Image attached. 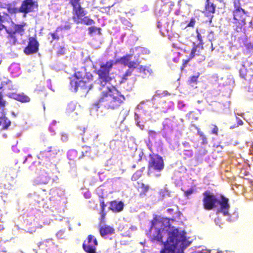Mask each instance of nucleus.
<instances>
[{
  "label": "nucleus",
  "instance_id": "nucleus-1",
  "mask_svg": "<svg viewBox=\"0 0 253 253\" xmlns=\"http://www.w3.org/2000/svg\"><path fill=\"white\" fill-rule=\"evenodd\" d=\"M150 236L152 242L163 243L160 253H184L191 243L184 231L171 226L169 218L156 214L151 220Z\"/></svg>",
  "mask_w": 253,
  "mask_h": 253
},
{
  "label": "nucleus",
  "instance_id": "nucleus-2",
  "mask_svg": "<svg viewBox=\"0 0 253 253\" xmlns=\"http://www.w3.org/2000/svg\"><path fill=\"white\" fill-rule=\"evenodd\" d=\"M125 100V96L115 87H112L102 91L99 99L93 105L97 108L102 105L107 109L116 110L124 103Z\"/></svg>",
  "mask_w": 253,
  "mask_h": 253
},
{
  "label": "nucleus",
  "instance_id": "nucleus-3",
  "mask_svg": "<svg viewBox=\"0 0 253 253\" xmlns=\"http://www.w3.org/2000/svg\"><path fill=\"white\" fill-rule=\"evenodd\" d=\"M73 77L74 78L71 81L70 84L76 92L79 88L88 91L92 87L93 76L90 72L87 71L85 67H82L76 71Z\"/></svg>",
  "mask_w": 253,
  "mask_h": 253
},
{
  "label": "nucleus",
  "instance_id": "nucleus-4",
  "mask_svg": "<svg viewBox=\"0 0 253 253\" xmlns=\"http://www.w3.org/2000/svg\"><path fill=\"white\" fill-rule=\"evenodd\" d=\"M233 4L232 22L234 27V30L237 32L245 33V26L247 23L248 12L242 7L240 0H234Z\"/></svg>",
  "mask_w": 253,
  "mask_h": 253
},
{
  "label": "nucleus",
  "instance_id": "nucleus-5",
  "mask_svg": "<svg viewBox=\"0 0 253 253\" xmlns=\"http://www.w3.org/2000/svg\"><path fill=\"white\" fill-rule=\"evenodd\" d=\"M69 3L72 6V19L77 24H82L85 25H91L95 22L89 16H85L86 11L82 7L81 0H69Z\"/></svg>",
  "mask_w": 253,
  "mask_h": 253
},
{
  "label": "nucleus",
  "instance_id": "nucleus-6",
  "mask_svg": "<svg viewBox=\"0 0 253 253\" xmlns=\"http://www.w3.org/2000/svg\"><path fill=\"white\" fill-rule=\"evenodd\" d=\"M115 64L113 60L108 61L105 64L101 65L100 68L97 70L96 73L98 76V80L102 86H104L112 80V78L110 76V72Z\"/></svg>",
  "mask_w": 253,
  "mask_h": 253
},
{
  "label": "nucleus",
  "instance_id": "nucleus-7",
  "mask_svg": "<svg viewBox=\"0 0 253 253\" xmlns=\"http://www.w3.org/2000/svg\"><path fill=\"white\" fill-rule=\"evenodd\" d=\"M203 205L206 210L211 211L216 208L218 200L213 192L206 190L203 192Z\"/></svg>",
  "mask_w": 253,
  "mask_h": 253
},
{
  "label": "nucleus",
  "instance_id": "nucleus-8",
  "mask_svg": "<svg viewBox=\"0 0 253 253\" xmlns=\"http://www.w3.org/2000/svg\"><path fill=\"white\" fill-rule=\"evenodd\" d=\"M164 168V162L162 157L158 155H150V160L148 162V171L153 170L161 171Z\"/></svg>",
  "mask_w": 253,
  "mask_h": 253
},
{
  "label": "nucleus",
  "instance_id": "nucleus-9",
  "mask_svg": "<svg viewBox=\"0 0 253 253\" xmlns=\"http://www.w3.org/2000/svg\"><path fill=\"white\" fill-rule=\"evenodd\" d=\"M59 152V149L57 146H49L40 152L39 158L50 162L56 158Z\"/></svg>",
  "mask_w": 253,
  "mask_h": 253
},
{
  "label": "nucleus",
  "instance_id": "nucleus-10",
  "mask_svg": "<svg viewBox=\"0 0 253 253\" xmlns=\"http://www.w3.org/2000/svg\"><path fill=\"white\" fill-rule=\"evenodd\" d=\"M98 243L97 239L92 235H89L84 241L83 248L86 253H97L96 247Z\"/></svg>",
  "mask_w": 253,
  "mask_h": 253
},
{
  "label": "nucleus",
  "instance_id": "nucleus-11",
  "mask_svg": "<svg viewBox=\"0 0 253 253\" xmlns=\"http://www.w3.org/2000/svg\"><path fill=\"white\" fill-rule=\"evenodd\" d=\"M40 44L36 37L28 38L27 46L24 48L23 52L26 55H30L37 53L39 50Z\"/></svg>",
  "mask_w": 253,
  "mask_h": 253
},
{
  "label": "nucleus",
  "instance_id": "nucleus-12",
  "mask_svg": "<svg viewBox=\"0 0 253 253\" xmlns=\"http://www.w3.org/2000/svg\"><path fill=\"white\" fill-rule=\"evenodd\" d=\"M77 131L83 136L82 139L84 140H97L98 134L93 130L85 128L84 127L79 126L77 128Z\"/></svg>",
  "mask_w": 253,
  "mask_h": 253
},
{
  "label": "nucleus",
  "instance_id": "nucleus-13",
  "mask_svg": "<svg viewBox=\"0 0 253 253\" xmlns=\"http://www.w3.org/2000/svg\"><path fill=\"white\" fill-rule=\"evenodd\" d=\"M38 6V3L35 0H24L20 6V12L24 13L23 16L26 17L27 13L34 12Z\"/></svg>",
  "mask_w": 253,
  "mask_h": 253
},
{
  "label": "nucleus",
  "instance_id": "nucleus-14",
  "mask_svg": "<svg viewBox=\"0 0 253 253\" xmlns=\"http://www.w3.org/2000/svg\"><path fill=\"white\" fill-rule=\"evenodd\" d=\"M216 5L213 2L210 1V0H206L205 2V8L202 13L205 16L209 18V23L212 22L213 18V14L215 13Z\"/></svg>",
  "mask_w": 253,
  "mask_h": 253
},
{
  "label": "nucleus",
  "instance_id": "nucleus-15",
  "mask_svg": "<svg viewBox=\"0 0 253 253\" xmlns=\"http://www.w3.org/2000/svg\"><path fill=\"white\" fill-rule=\"evenodd\" d=\"M217 204H219L220 205L218 212L222 213L225 216L228 215L229 214L228 211L230 208L228 199L222 195L221 196V200H218Z\"/></svg>",
  "mask_w": 253,
  "mask_h": 253
},
{
  "label": "nucleus",
  "instance_id": "nucleus-16",
  "mask_svg": "<svg viewBox=\"0 0 253 253\" xmlns=\"http://www.w3.org/2000/svg\"><path fill=\"white\" fill-rule=\"evenodd\" d=\"M109 204V210L115 213L122 211L124 208V204L121 201L115 200L110 201Z\"/></svg>",
  "mask_w": 253,
  "mask_h": 253
},
{
  "label": "nucleus",
  "instance_id": "nucleus-17",
  "mask_svg": "<svg viewBox=\"0 0 253 253\" xmlns=\"http://www.w3.org/2000/svg\"><path fill=\"white\" fill-rule=\"evenodd\" d=\"M99 233L100 235L104 237L106 236L114 234L115 233V229L112 226L105 225L100 227Z\"/></svg>",
  "mask_w": 253,
  "mask_h": 253
},
{
  "label": "nucleus",
  "instance_id": "nucleus-18",
  "mask_svg": "<svg viewBox=\"0 0 253 253\" xmlns=\"http://www.w3.org/2000/svg\"><path fill=\"white\" fill-rule=\"evenodd\" d=\"M198 45H195L191 49L189 56L187 59L184 60L183 63V68L185 67L187 63L191 60L196 55H201L199 50H197Z\"/></svg>",
  "mask_w": 253,
  "mask_h": 253
},
{
  "label": "nucleus",
  "instance_id": "nucleus-19",
  "mask_svg": "<svg viewBox=\"0 0 253 253\" xmlns=\"http://www.w3.org/2000/svg\"><path fill=\"white\" fill-rule=\"evenodd\" d=\"M11 124V121L5 115L0 117V126H2V129H7Z\"/></svg>",
  "mask_w": 253,
  "mask_h": 253
},
{
  "label": "nucleus",
  "instance_id": "nucleus-20",
  "mask_svg": "<svg viewBox=\"0 0 253 253\" xmlns=\"http://www.w3.org/2000/svg\"><path fill=\"white\" fill-rule=\"evenodd\" d=\"M137 183L138 184L140 185L138 187V189L140 188L141 189L140 192V195L141 196L145 195L146 193L149 191L150 186L147 184H144L142 182H138Z\"/></svg>",
  "mask_w": 253,
  "mask_h": 253
},
{
  "label": "nucleus",
  "instance_id": "nucleus-21",
  "mask_svg": "<svg viewBox=\"0 0 253 253\" xmlns=\"http://www.w3.org/2000/svg\"><path fill=\"white\" fill-rule=\"evenodd\" d=\"M15 99L22 103H27L30 101V98L23 93L17 94Z\"/></svg>",
  "mask_w": 253,
  "mask_h": 253
},
{
  "label": "nucleus",
  "instance_id": "nucleus-22",
  "mask_svg": "<svg viewBox=\"0 0 253 253\" xmlns=\"http://www.w3.org/2000/svg\"><path fill=\"white\" fill-rule=\"evenodd\" d=\"M132 56V54H127L126 55L121 57L119 60L118 62H119L121 64L124 65L125 66H126L128 64L129 62L131 59Z\"/></svg>",
  "mask_w": 253,
  "mask_h": 253
},
{
  "label": "nucleus",
  "instance_id": "nucleus-23",
  "mask_svg": "<svg viewBox=\"0 0 253 253\" xmlns=\"http://www.w3.org/2000/svg\"><path fill=\"white\" fill-rule=\"evenodd\" d=\"M60 31H61V28L57 27L55 31L53 33H49V35H51L52 37V41L54 40H59L60 37H63V35L59 34Z\"/></svg>",
  "mask_w": 253,
  "mask_h": 253
},
{
  "label": "nucleus",
  "instance_id": "nucleus-24",
  "mask_svg": "<svg viewBox=\"0 0 253 253\" xmlns=\"http://www.w3.org/2000/svg\"><path fill=\"white\" fill-rule=\"evenodd\" d=\"M139 71L141 73H143L145 76L150 75L152 73V70L148 66H140L138 68Z\"/></svg>",
  "mask_w": 253,
  "mask_h": 253
},
{
  "label": "nucleus",
  "instance_id": "nucleus-25",
  "mask_svg": "<svg viewBox=\"0 0 253 253\" xmlns=\"http://www.w3.org/2000/svg\"><path fill=\"white\" fill-rule=\"evenodd\" d=\"M76 109V104L74 102H71L67 105L66 108V112L68 114L72 113Z\"/></svg>",
  "mask_w": 253,
  "mask_h": 253
},
{
  "label": "nucleus",
  "instance_id": "nucleus-26",
  "mask_svg": "<svg viewBox=\"0 0 253 253\" xmlns=\"http://www.w3.org/2000/svg\"><path fill=\"white\" fill-rule=\"evenodd\" d=\"M199 76V73H197L195 75L191 76L188 80L189 84H193L197 83Z\"/></svg>",
  "mask_w": 253,
  "mask_h": 253
},
{
  "label": "nucleus",
  "instance_id": "nucleus-27",
  "mask_svg": "<svg viewBox=\"0 0 253 253\" xmlns=\"http://www.w3.org/2000/svg\"><path fill=\"white\" fill-rule=\"evenodd\" d=\"M140 62L139 61H130L126 66H127L130 69H135L139 64Z\"/></svg>",
  "mask_w": 253,
  "mask_h": 253
},
{
  "label": "nucleus",
  "instance_id": "nucleus-28",
  "mask_svg": "<svg viewBox=\"0 0 253 253\" xmlns=\"http://www.w3.org/2000/svg\"><path fill=\"white\" fill-rule=\"evenodd\" d=\"M196 32L197 33V40L199 41V43L197 45H198V48L199 47V45H201V49L202 50L203 49V45L204 44V42H203V39H202V37L200 33L198 32V30L196 31Z\"/></svg>",
  "mask_w": 253,
  "mask_h": 253
},
{
  "label": "nucleus",
  "instance_id": "nucleus-29",
  "mask_svg": "<svg viewBox=\"0 0 253 253\" xmlns=\"http://www.w3.org/2000/svg\"><path fill=\"white\" fill-rule=\"evenodd\" d=\"M88 33L90 35H92L93 33L98 31L99 34H100L101 29L100 28H96L95 27L92 26L88 28Z\"/></svg>",
  "mask_w": 253,
  "mask_h": 253
},
{
  "label": "nucleus",
  "instance_id": "nucleus-30",
  "mask_svg": "<svg viewBox=\"0 0 253 253\" xmlns=\"http://www.w3.org/2000/svg\"><path fill=\"white\" fill-rule=\"evenodd\" d=\"M7 11L8 13L11 14H15L17 12H20V7L17 8L14 7L8 6L7 7Z\"/></svg>",
  "mask_w": 253,
  "mask_h": 253
},
{
  "label": "nucleus",
  "instance_id": "nucleus-31",
  "mask_svg": "<svg viewBox=\"0 0 253 253\" xmlns=\"http://www.w3.org/2000/svg\"><path fill=\"white\" fill-rule=\"evenodd\" d=\"M132 71L131 70H127L122 78V82L126 81L127 80V77L130 76L132 74Z\"/></svg>",
  "mask_w": 253,
  "mask_h": 253
},
{
  "label": "nucleus",
  "instance_id": "nucleus-32",
  "mask_svg": "<svg viewBox=\"0 0 253 253\" xmlns=\"http://www.w3.org/2000/svg\"><path fill=\"white\" fill-rule=\"evenodd\" d=\"M183 191L184 193V196L188 198L189 196L194 192L195 189L193 187H191L186 190H183Z\"/></svg>",
  "mask_w": 253,
  "mask_h": 253
},
{
  "label": "nucleus",
  "instance_id": "nucleus-33",
  "mask_svg": "<svg viewBox=\"0 0 253 253\" xmlns=\"http://www.w3.org/2000/svg\"><path fill=\"white\" fill-rule=\"evenodd\" d=\"M66 49L65 47L60 46L58 48L56 54L58 56L63 55L65 54Z\"/></svg>",
  "mask_w": 253,
  "mask_h": 253
},
{
  "label": "nucleus",
  "instance_id": "nucleus-34",
  "mask_svg": "<svg viewBox=\"0 0 253 253\" xmlns=\"http://www.w3.org/2000/svg\"><path fill=\"white\" fill-rule=\"evenodd\" d=\"M141 176V173L140 171H136L133 174L131 177V179L132 181H136Z\"/></svg>",
  "mask_w": 253,
  "mask_h": 253
},
{
  "label": "nucleus",
  "instance_id": "nucleus-35",
  "mask_svg": "<svg viewBox=\"0 0 253 253\" xmlns=\"http://www.w3.org/2000/svg\"><path fill=\"white\" fill-rule=\"evenodd\" d=\"M1 88V87H0V89ZM3 94L0 92V107L4 108L6 104V101L3 98Z\"/></svg>",
  "mask_w": 253,
  "mask_h": 253
},
{
  "label": "nucleus",
  "instance_id": "nucleus-36",
  "mask_svg": "<svg viewBox=\"0 0 253 253\" xmlns=\"http://www.w3.org/2000/svg\"><path fill=\"white\" fill-rule=\"evenodd\" d=\"M196 129L198 130V133L200 135V136L201 137L202 139L204 141V143L207 144V137H206V136L204 134V133L202 132H201L200 131V129L199 128L196 127Z\"/></svg>",
  "mask_w": 253,
  "mask_h": 253
},
{
  "label": "nucleus",
  "instance_id": "nucleus-37",
  "mask_svg": "<svg viewBox=\"0 0 253 253\" xmlns=\"http://www.w3.org/2000/svg\"><path fill=\"white\" fill-rule=\"evenodd\" d=\"M174 207H175V209H173V208H169V209H167V211L169 212V213H170L171 214L172 213V212H173L174 211H175V212L177 213H180V212L179 211V209H178V207L176 205L174 206Z\"/></svg>",
  "mask_w": 253,
  "mask_h": 253
},
{
  "label": "nucleus",
  "instance_id": "nucleus-38",
  "mask_svg": "<svg viewBox=\"0 0 253 253\" xmlns=\"http://www.w3.org/2000/svg\"><path fill=\"white\" fill-rule=\"evenodd\" d=\"M196 20L194 17L190 19V22L187 24V27H193L195 26Z\"/></svg>",
  "mask_w": 253,
  "mask_h": 253
},
{
  "label": "nucleus",
  "instance_id": "nucleus-39",
  "mask_svg": "<svg viewBox=\"0 0 253 253\" xmlns=\"http://www.w3.org/2000/svg\"><path fill=\"white\" fill-rule=\"evenodd\" d=\"M86 150L84 151H82V156L83 157H85V156H88L90 154V148H86Z\"/></svg>",
  "mask_w": 253,
  "mask_h": 253
},
{
  "label": "nucleus",
  "instance_id": "nucleus-40",
  "mask_svg": "<svg viewBox=\"0 0 253 253\" xmlns=\"http://www.w3.org/2000/svg\"><path fill=\"white\" fill-rule=\"evenodd\" d=\"M100 205L101 207V209L100 211H105V208L106 207V205L105 203V202L103 199L100 200Z\"/></svg>",
  "mask_w": 253,
  "mask_h": 253
},
{
  "label": "nucleus",
  "instance_id": "nucleus-41",
  "mask_svg": "<svg viewBox=\"0 0 253 253\" xmlns=\"http://www.w3.org/2000/svg\"><path fill=\"white\" fill-rule=\"evenodd\" d=\"M58 28H61V31L63 30H69L71 28V24L70 23H68L66 25H65L64 26H59Z\"/></svg>",
  "mask_w": 253,
  "mask_h": 253
},
{
  "label": "nucleus",
  "instance_id": "nucleus-42",
  "mask_svg": "<svg viewBox=\"0 0 253 253\" xmlns=\"http://www.w3.org/2000/svg\"><path fill=\"white\" fill-rule=\"evenodd\" d=\"M212 126L213 127L211 130V133L214 134L216 135H218V128L217 126L215 125H213Z\"/></svg>",
  "mask_w": 253,
  "mask_h": 253
},
{
  "label": "nucleus",
  "instance_id": "nucleus-43",
  "mask_svg": "<svg viewBox=\"0 0 253 253\" xmlns=\"http://www.w3.org/2000/svg\"><path fill=\"white\" fill-rule=\"evenodd\" d=\"M100 213L101 214V219L103 220L105 219L106 215L105 211H100Z\"/></svg>",
  "mask_w": 253,
  "mask_h": 253
},
{
  "label": "nucleus",
  "instance_id": "nucleus-44",
  "mask_svg": "<svg viewBox=\"0 0 253 253\" xmlns=\"http://www.w3.org/2000/svg\"><path fill=\"white\" fill-rule=\"evenodd\" d=\"M182 144L185 147L189 148L190 147L189 143L186 141L183 142Z\"/></svg>",
  "mask_w": 253,
  "mask_h": 253
},
{
  "label": "nucleus",
  "instance_id": "nucleus-45",
  "mask_svg": "<svg viewBox=\"0 0 253 253\" xmlns=\"http://www.w3.org/2000/svg\"><path fill=\"white\" fill-rule=\"evenodd\" d=\"M237 123L238 126H241L243 124V122L241 119L238 118L237 120Z\"/></svg>",
  "mask_w": 253,
  "mask_h": 253
},
{
  "label": "nucleus",
  "instance_id": "nucleus-46",
  "mask_svg": "<svg viewBox=\"0 0 253 253\" xmlns=\"http://www.w3.org/2000/svg\"><path fill=\"white\" fill-rule=\"evenodd\" d=\"M156 133V131H154V130H149L148 131V134L150 135H155Z\"/></svg>",
  "mask_w": 253,
  "mask_h": 253
},
{
  "label": "nucleus",
  "instance_id": "nucleus-47",
  "mask_svg": "<svg viewBox=\"0 0 253 253\" xmlns=\"http://www.w3.org/2000/svg\"><path fill=\"white\" fill-rule=\"evenodd\" d=\"M241 77H242L243 78H244V79L245 78V76H244V75H242L241 74Z\"/></svg>",
  "mask_w": 253,
  "mask_h": 253
},
{
  "label": "nucleus",
  "instance_id": "nucleus-48",
  "mask_svg": "<svg viewBox=\"0 0 253 253\" xmlns=\"http://www.w3.org/2000/svg\"><path fill=\"white\" fill-rule=\"evenodd\" d=\"M211 47H212V43H211ZM214 49V48L213 47H212V49H211V50H213Z\"/></svg>",
  "mask_w": 253,
  "mask_h": 253
},
{
  "label": "nucleus",
  "instance_id": "nucleus-49",
  "mask_svg": "<svg viewBox=\"0 0 253 253\" xmlns=\"http://www.w3.org/2000/svg\"><path fill=\"white\" fill-rule=\"evenodd\" d=\"M132 168H135V165H133V166H132Z\"/></svg>",
  "mask_w": 253,
  "mask_h": 253
},
{
  "label": "nucleus",
  "instance_id": "nucleus-50",
  "mask_svg": "<svg viewBox=\"0 0 253 253\" xmlns=\"http://www.w3.org/2000/svg\"><path fill=\"white\" fill-rule=\"evenodd\" d=\"M247 48H249V45H248H248H247Z\"/></svg>",
  "mask_w": 253,
  "mask_h": 253
}]
</instances>
